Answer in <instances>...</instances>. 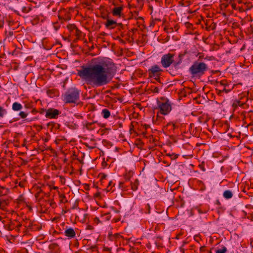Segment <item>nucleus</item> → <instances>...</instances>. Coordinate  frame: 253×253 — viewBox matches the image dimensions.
Masks as SVG:
<instances>
[{"label":"nucleus","mask_w":253,"mask_h":253,"mask_svg":"<svg viewBox=\"0 0 253 253\" xmlns=\"http://www.w3.org/2000/svg\"><path fill=\"white\" fill-rule=\"evenodd\" d=\"M22 105L18 102H14L12 105V109L14 111H18L22 109Z\"/></svg>","instance_id":"9b49d317"},{"label":"nucleus","mask_w":253,"mask_h":253,"mask_svg":"<svg viewBox=\"0 0 253 253\" xmlns=\"http://www.w3.org/2000/svg\"><path fill=\"white\" fill-rule=\"evenodd\" d=\"M223 197L226 199H229L232 197L233 194L232 192L230 190H225L223 193Z\"/></svg>","instance_id":"f8f14e48"},{"label":"nucleus","mask_w":253,"mask_h":253,"mask_svg":"<svg viewBox=\"0 0 253 253\" xmlns=\"http://www.w3.org/2000/svg\"><path fill=\"white\" fill-rule=\"evenodd\" d=\"M159 88L158 87L154 86L152 87V91L154 93H159Z\"/></svg>","instance_id":"6ab92c4d"},{"label":"nucleus","mask_w":253,"mask_h":253,"mask_svg":"<svg viewBox=\"0 0 253 253\" xmlns=\"http://www.w3.org/2000/svg\"><path fill=\"white\" fill-rule=\"evenodd\" d=\"M18 226V227H20L21 226V224H19Z\"/></svg>","instance_id":"c85d7f7f"},{"label":"nucleus","mask_w":253,"mask_h":253,"mask_svg":"<svg viewBox=\"0 0 253 253\" xmlns=\"http://www.w3.org/2000/svg\"><path fill=\"white\" fill-rule=\"evenodd\" d=\"M162 71L163 70L158 65H155L148 70L149 76L150 78L154 77L156 81L160 82L159 76Z\"/></svg>","instance_id":"39448f33"},{"label":"nucleus","mask_w":253,"mask_h":253,"mask_svg":"<svg viewBox=\"0 0 253 253\" xmlns=\"http://www.w3.org/2000/svg\"><path fill=\"white\" fill-rule=\"evenodd\" d=\"M7 113L6 109L0 106V118H2Z\"/></svg>","instance_id":"2eb2a0df"},{"label":"nucleus","mask_w":253,"mask_h":253,"mask_svg":"<svg viewBox=\"0 0 253 253\" xmlns=\"http://www.w3.org/2000/svg\"><path fill=\"white\" fill-rule=\"evenodd\" d=\"M58 188L57 187H56V186H53V188H52V189H55V190H56V189H57Z\"/></svg>","instance_id":"a878e982"},{"label":"nucleus","mask_w":253,"mask_h":253,"mask_svg":"<svg viewBox=\"0 0 253 253\" xmlns=\"http://www.w3.org/2000/svg\"><path fill=\"white\" fill-rule=\"evenodd\" d=\"M168 126H172L173 128L177 127V126L175 125V124L172 122L169 123L168 124Z\"/></svg>","instance_id":"412c9836"},{"label":"nucleus","mask_w":253,"mask_h":253,"mask_svg":"<svg viewBox=\"0 0 253 253\" xmlns=\"http://www.w3.org/2000/svg\"><path fill=\"white\" fill-rule=\"evenodd\" d=\"M1 204H2V202H1V200L0 199V209L1 208Z\"/></svg>","instance_id":"bb28decb"},{"label":"nucleus","mask_w":253,"mask_h":253,"mask_svg":"<svg viewBox=\"0 0 253 253\" xmlns=\"http://www.w3.org/2000/svg\"><path fill=\"white\" fill-rule=\"evenodd\" d=\"M227 252V248L225 247H222L221 249L217 250L215 253H226Z\"/></svg>","instance_id":"dca6fc26"},{"label":"nucleus","mask_w":253,"mask_h":253,"mask_svg":"<svg viewBox=\"0 0 253 253\" xmlns=\"http://www.w3.org/2000/svg\"><path fill=\"white\" fill-rule=\"evenodd\" d=\"M80 91L76 88L68 89L63 95V100L66 103H75L79 99Z\"/></svg>","instance_id":"7ed1b4c3"},{"label":"nucleus","mask_w":253,"mask_h":253,"mask_svg":"<svg viewBox=\"0 0 253 253\" xmlns=\"http://www.w3.org/2000/svg\"><path fill=\"white\" fill-rule=\"evenodd\" d=\"M122 10V6L115 7L112 10V13L114 16H120Z\"/></svg>","instance_id":"9d476101"},{"label":"nucleus","mask_w":253,"mask_h":253,"mask_svg":"<svg viewBox=\"0 0 253 253\" xmlns=\"http://www.w3.org/2000/svg\"><path fill=\"white\" fill-rule=\"evenodd\" d=\"M220 84L224 86L225 85L224 82V81H221L220 82Z\"/></svg>","instance_id":"393cba45"},{"label":"nucleus","mask_w":253,"mask_h":253,"mask_svg":"<svg viewBox=\"0 0 253 253\" xmlns=\"http://www.w3.org/2000/svg\"><path fill=\"white\" fill-rule=\"evenodd\" d=\"M53 28H54L55 31H57L60 28V26L58 25L56 23H54L53 25Z\"/></svg>","instance_id":"aec40b11"},{"label":"nucleus","mask_w":253,"mask_h":253,"mask_svg":"<svg viewBox=\"0 0 253 253\" xmlns=\"http://www.w3.org/2000/svg\"><path fill=\"white\" fill-rule=\"evenodd\" d=\"M116 72L115 64L109 60H101L87 67L83 66L78 75L92 86L99 87L109 84Z\"/></svg>","instance_id":"f257e3e1"},{"label":"nucleus","mask_w":253,"mask_h":253,"mask_svg":"<svg viewBox=\"0 0 253 253\" xmlns=\"http://www.w3.org/2000/svg\"><path fill=\"white\" fill-rule=\"evenodd\" d=\"M101 114L105 119L108 118L110 116V112L107 109H104L102 110Z\"/></svg>","instance_id":"ddd939ff"},{"label":"nucleus","mask_w":253,"mask_h":253,"mask_svg":"<svg viewBox=\"0 0 253 253\" xmlns=\"http://www.w3.org/2000/svg\"><path fill=\"white\" fill-rule=\"evenodd\" d=\"M22 11H24V12H27L28 11H27L26 7H23Z\"/></svg>","instance_id":"4be33fe9"},{"label":"nucleus","mask_w":253,"mask_h":253,"mask_svg":"<svg viewBox=\"0 0 253 253\" xmlns=\"http://www.w3.org/2000/svg\"><path fill=\"white\" fill-rule=\"evenodd\" d=\"M182 55H181V54H180V55H179V57H178V58H179V60H178V62H174V66H177V65H178V64H180V63H181V61H182Z\"/></svg>","instance_id":"a211bd4d"},{"label":"nucleus","mask_w":253,"mask_h":253,"mask_svg":"<svg viewBox=\"0 0 253 253\" xmlns=\"http://www.w3.org/2000/svg\"><path fill=\"white\" fill-rule=\"evenodd\" d=\"M209 69L208 66L204 62L199 60L193 62L189 69V72L192 78H200Z\"/></svg>","instance_id":"f03ea898"},{"label":"nucleus","mask_w":253,"mask_h":253,"mask_svg":"<svg viewBox=\"0 0 253 253\" xmlns=\"http://www.w3.org/2000/svg\"><path fill=\"white\" fill-rule=\"evenodd\" d=\"M28 114L26 112L21 111L19 113V116L22 118V119H26V118L27 117Z\"/></svg>","instance_id":"f3484780"},{"label":"nucleus","mask_w":253,"mask_h":253,"mask_svg":"<svg viewBox=\"0 0 253 253\" xmlns=\"http://www.w3.org/2000/svg\"><path fill=\"white\" fill-rule=\"evenodd\" d=\"M173 54L168 53L164 55L161 58V64L164 68H168L174 62Z\"/></svg>","instance_id":"423d86ee"},{"label":"nucleus","mask_w":253,"mask_h":253,"mask_svg":"<svg viewBox=\"0 0 253 253\" xmlns=\"http://www.w3.org/2000/svg\"><path fill=\"white\" fill-rule=\"evenodd\" d=\"M111 185H112V182H111V181H110V182H109L108 186H111Z\"/></svg>","instance_id":"cd10ccee"},{"label":"nucleus","mask_w":253,"mask_h":253,"mask_svg":"<svg viewBox=\"0 0 253 253\" xmlns=\"http://www.w3.org/2000/svg\"><path fill=\"white\" fill-rule=\"evenodd\" d=\"M139 185V181L138 179H135L134 182L131 183V188L133 191H136L138 188Z\"/></svg>","instance_id":"4468645a"},{"label":"nucleus","mask_w":253,"mask_h":253,"mask_svg":"<svg viewBox=\"0 0 253 253\" xmlns=\"http://www.w3.org/2000/svg\"><path fill=\"white\" fill-rule=\"evenodd\" d=\"M94 221H95V222H99V219H98L97 217H95V218H94Z\"/></svg>","instance_id":"b1692460"},{"label":"nucleus","mask_w":253,"mask_h":253,"mask_svg":"<svg viewBox=\"0 0 253 253\" xmlns=\"http://www.w3.org/2000/svg\"><path fill=\"white\" fill-rule=\"evenodd\" d=\"M65 235L69 239H72L75 237L76 232L73 228H67L64 231Z\"/></svg>","instance_id":"6e6552de"},{"label":"nucleus","mask_w":253,"mask_h":253,"mask_svg":"<svg viewBox=\"0 0 253 253\" xmlns=\"http://www.w3.org/2000/svg\"><path fill=\"white\" fill-rule=\"evenodd\" d=\"M223 91H224L225 92L227 93L229 92V90L226 89V88H224L223 89Z\"/></svg>","instance_id":"5701e85b"},{"label":"nucleus","mask_w":253,"mask_h":253,"mask_svg":"<svg viewBox=\"0 0 253 253\" xmlns=\"http://www.w3.org/2000/svg\"><path fill=\"white\" fill-rule=\"evenodd\" d=\"M116 21L113 20L108 19L105 23V26L107 28L113 29L117 25Z\"/></svg>","instance_id":"1a4fd4ad"},{"label":"nucleus","mask_w":253,"mask_h":253,"mask_svg":"<svg viewBox=\"0 0 253 253\" xmlns=\"http://www.w3.org/2000/svg\"><path fill=\"white\" fill-rule=\"evenodd\" d=\"M60 112L57 109L49 108L46 111L45 117L49 118H56Z\"/></svg>","instance_id":"0eeeda50"},{"label":"nucleus","mask_w":253,"mask_h":253,"mask_svg":"<svg viewBox=\"0 0 253 253\" xmlns=\"http://www.w3.org/2000/svg\"><path fill=\"white\" fill-rule=\"evenodd\" d=\"M158 109L160 113L164 115H167L171 110V103L168 100H164L163 101H158Z\"/></svg>","instance_id":"20e7f679"}]
</instances>
